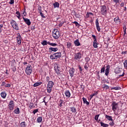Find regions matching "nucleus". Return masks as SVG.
I'll return each instance as SVG.
<instances>
[{
    "label": "nucleus",
    "instance_id": "obj_1",
    "mask_svg": "<svg viewBox=\"0 0 127 127\" xmlns=\"http://www.w3.org/2000/svg\"><path fill=\"white\" fill-rule=\"evenodd\" d=\"M52 35L55 39H58L59 37H60V32H59L58 29L53 30Z\"/></svg>",
    "mask_w": 127,
    "mask_h": 127
},
{
    "label": "nucleus",
    "instance_id": "obj_2",
    "mask_svg": "<svg viewBox=\"0 0 127 127\" xmlns=\"http://www.w3.org/2000/svg\"><path fill=\"white\" fill-rule=\"evenodd\" d=\"M100 12L103 15H107V6H106V5H104L101 6Z\"/></svg>",
    "mask_w": 127,
    "mask_h": 127
},
{
    "label": "nucleus",
    "instance_id": "obj_3",
    "mask_svg": "<svg viewBox=\"0 0 127 127\" xmlns=\"http://www.w3.org/2000/svg\"><path fill=\"white\" fill-rule=\"evenodd\" d=\"M32 72V66L30 64L27 66L25 69V72L27 75H31Z\"/></svg>",
    "mask_w": 127,
    "mask_h": 127
},
{
    "label": "nucleus",
    "instance_id": "obj_4",
    "mask_svg": "<svg viewBox=\"0 0 127 127\" xmlns=\"http://www.w3.org/2000/svg\"><path fill=\"white\" fill-rule=\"evenodd\" d=\"M74 58L75 60H77V61H79V60L82 58V54H81L80 52L75 54L74 55Z\"/></svg>",
    "mask_w": 127,
    "mask_h": 127
},
{
    "label": "nucleus",
    "instance_id": "obj_5",
    "mask_svg": "<svg viewBox=\"0 0 127 127\" xmlns=\"http://www.w3.org/2000/svg\"><path fill=\"white\" fill-rule=\"evenodd\" d=\"M12 27L15 29V30H18L19 28L18 27V24L14 20H12Z\"/></svg>",
    "mask_w": 127,
    "mask_h": 127
},
{
    "label": "nucleus",
    "instance_id": "obj_6",
    "mask_svg": "<svg viewBox=\"0 0 127 127\" xmlns=\"http://www.w3.org/2000/svg\"><path fill=\"white\" fill-rule=\"evenodd\" d=\"M8 109L10 111H12L14 109V102L13 101L11 100L9 102L8 105Z\"/></svg>",
    "mask_w": 127,
    "mask_h": 127
},
{
    "label": "nucleus",
    "instance_id": "obj_7",
    "mask_svg": "<svg viewBox=\"0 0 127 127\" xmlns=\"http://www.w3.org/2000/svg\"><path fill=\"white\" fill-rule=\"evenodd\" d=\"M69 73L71 78L74 77V75H75V68L73 67L70 68L69 70Z\"/></svg>",
    "mask_w": 127,
    "mask_h": 127
},
{
    "label": "nucleus",
    "instance_id": "obj_8",
    "mask_svg": "<svg viewBox=\"0 0 127 127\" xmlns=\"http://www.w3.org/2000/svg\"><path fill=\"white\" fill-rule=\"evenodd\" d=\"M118 103H116V102H113L112 104V110L114 112H116L117 109H118Z\"/></svg>",
    "mask_w": 127,
    "mask_h": 127
},
{
    "label": "nucleus",
    "instance_id": "obj_9",
    "mask_svg": "<svg viewBox=\"0 0 127 127\" xmlns=\"http://www.w3.org/2000/svg\"><path fill=\"white\" fill-rule=\"evenodd\" d=\"M111 68V66L110 65H108L106 66V69H105V75L106 76H109V74L110 73V68Z\"/></svg>",
    "mask_w": 127,
    "mask_h": 127
},
{
    "label": "nucleus",
    "instance_id": "obj_10",
    "mask_svg": "<svg viewBox=\"0 0 127 127\" xmlns=\"http://www.w3.org/2000/svg\"><path fill=\"white\" fill-rule=\"evenodd\" d=\"M95 24L97 31L100 32V31H101V28H100V26H99V20L98 19H96L95 21Z\"/></svg>",
    "mask_w": 127,
    "mask_h": 127
},
{
    "label": "nucleus",
    "instance_id": "obj_11",
    "mask_svg": "<svg viewBox=\"0 0 127 127\" xmlns=\"http://www.w3.org/2000/svg\"><path fill=\"white\" fill-rule=\"evenodd\" d=\"M54 69L57 74H60V67H58V64L55 65Z\"/></svg>",
    "mask_w": 127,
    "mask_h": 127
},
{
    "label": "nucleus",
    "instance_id": "obj_12",
    "mask_svg": "<svg viewBox=\"0 0 127 127\" xmlns=\"http://www.w3.org/2000/svg\"><path fill=\"white\" fill-rule=\"evenodd\" d=\"M49 52L52 53V52H56V51H58V48H53V47H50L49 49Z\"/></svg>",
    "mask_w": 127,
    "mask_h": 127
},
{
    "label": "nucleus",
    "instance_id": "obj_13",
    "mask_svg": "<svg viewBox=\"0 0 127 127\" xmlns=\"http://www.w3.org/2000/svg\"><path fill=\"white\" fill-rule=\"evenodd\" d=\"M23 19L24 22H25V23L28 25H30V24H31V22H30V20H29V19L23 17Z\"/></svg>",
    "mask_w": 127,
    "mask_h": 127
},
{
    "label": "nucleus",
    "instance_id": "obj_14",
    "mask_svg": "<svg viewBox=\"0 0 127 127\" xmlns=\"http://www.w3.org/2000/svg\"><path fill=\"white\" fill-rule=\"evenodd\" d=\"M16 39L18 44H21V36H20V34H18V36L17 37Z\"/></svg>",
    "mask_w": 127,
    "mask_h": 127
},
{
    "label": "nucleus",
    "instance_id": "obj_15",
    "mask_svg": "<svg viewBox=\"0 0 127 127\" xmlns=\"http://www.w3.org/2000/svg\"><path fill=\"white\" fill-rule=\"evenodd\" d=\"M55 56V58L56 59H58V58H60L62 56L61 53L60 52L55 53L54 54Z\"/></svg>",
    "mask_w": 127,
    "mask_h": 127
},
{
    "label": "nucleus",
    "instance_id": "obj_16",
    "mask_svg": "<svg viewBox=\"0 0 127 127\" xmlns=\"http://www.w3.org/2000/svg\"><path fill=\"white\" fill-rule=\"evenodd\" d=\"M54 86V82L52 81H49L48 83V88H52Z\"/></svg>",
    "mask_w": 127,
    "mask_h": 127
},
{
    "label": "nucleus",
    "instance_id": "obj_17",
    "mask_svg": "<svg viewBox=\"0 0 127 127\" xmlns=\"http://www.w3.org/2000/svg\"><path fill=\"white\" fill-rule=\"evenodd\" d=\"M64 94L66 98H70L71 94L70 93V91H69V90H66L65 91Z\"/></svg>",
    "mask_w": 127,
    "mask_h": 127
},
{
    "label": "nucleus",
    "instance_id": "obj_18",
    "mask_svg": "<svg viewBox=\"0 0 127 127\" xmlns=\"http://www.w3.org/2000/svg\"><path fill=\"white\" fill-rule=\"evenodd\" d=\"M74 44L75 45V46H80L81 45V44L80 43V42H79L78 39H76L74 42Z\"/></svg>",
    "mask_w": 127,
    "mask_h": 127
},
{
    "label": "nucleus",
    "instance_id": "obj_19",
    "mask_svg": "<svg viewBox=\"0 0 127 127\" xmlns=\"http://www.w3.org/2000/svg\"><path fill=\"white\" fill-rule=\"evenodd\" d=\"M50 42H47L46 40H44L43 42H41L42 45L43 46H45V45H47V44H49Z\"/></svg>",
    "mask_w": 127,
    "mask_h": 127
},
{
    "label": "nucleus",
    "instance_id": "obj_20",
    "mask_svg": "<svg viewBox=\"0 0 127 127\" xmlns=\"http://www.w3.org/2000/svg\"><path fill=\"white\" fill-rule=\"evenodd\" d=\"M105 118L108 120V121H113V118L112 116H110L109 115H105Z\"/></svg>",
    "mask_w": 127,
    "mask_h": 127
},
{
    "label": "nucleus",
    "instance_id": "obj_21",
    "mask_svg": "<svg viewBox=\"0 0 127 127\" xmlns=\"http://www.w3.org/2000/svg\"><path fill=\"white\" fill-rule=\"evenodd\" d=\"M14 113L16 115H18L20 113V112L19 111V108L18 107L16 109H15L14 111Z\"/></svg>",
    "mask_w": 127,
    "mask_h": 127
},
{
    "label": "nucleus",
    "instance_id": "obj_22",
    "mask_svg": "<svg viewBox=\"0 0 127 127\" xmlns=\"http://www.w3.org/2000/svg\"><path fill=\"white\" fill-rule=\"evenodd\" d=\"M93 46L94 48H98V43H97V41H93Z\"/></svg>",
    "mask_w": 127,
    "mask_h": 127
},
{
    "label": "nucleus",
    "instance_id": "obj_23",
    "mask_svg": "<svg viewBox=\"0 0 127 127\" xmlns=\"http://www.w3.org/2000/svg\"><path fill=\"white\" fill-rule=\"evenodd\" d=\"M82 100L83 101V103L84 104H86V105H87L88 106V105H90V103H89V102L87 101V99L83 97L82 98Z\"/></svg>",
    "mask_w": 127,
    "mask_h": 127
},
{
    "label": "nucleus",
    "instance_id": "obj_24",
    "mask_svg": "<svg viewBox=\"0 0 127 127\" xmlns=\"http://www.w3.org/2000/svg\"><path fill=\"white\" fill-rule=\"evenodd\" d=\"M42 84V82H36L34 84V87H38V86H40Z\"/></svg>",
    "mask_w": 127,
    "mask_h": 127
},
{
    "label": "nucleus",
    "instance_id": "obj_25",
    "mask_svg": "<svg viewBox=\"0 0 127 127\" xmlns=\"http://www.w3.org/2000/svg\"><path fill=\"white\" fill-rule=\"evenodd\" d=\"M0 95H1V97L3 99H5V98L6 97V93H5V92H1Z\"/></svg>",
    "mask_w": 127,
    "mask_h": 127
},
{
    "label": "nucleus",
    "instance_id": "obj_26",
    "mask_svg": "<svg viewBox=\"0 0 127 127\" xmlns=\"http://www.w3.org/2000/svg\"><path fill=\"white\" fill-rule=\"evenodd\" d=\"M49 45H50L51 46H53V47H55L56 46H58V45L56 43H49Z\"/></svg>",
    "mask_w": 127,
    "mask_h": 127
},
{
    "label": "nucleus",
    "instance_id": "obj_27",
    "mask_svg": "<svg viewBox=\"0 0 127 127\" xmlns=\"http://www.w3.org/2000/svg\"><path fill=\"white\" fill-rule=\"evenodd\" d=\"M100 125H101V126L103 127H109V125L106 124L103 122H101Z\"/></svg>",
    "mask_w": 127,
    "mask_h": 127
},
{
    "label": "nucleus",
    "instance_id": "obj_28",
    "mask_svg": "<svg viewBox=\"0 0 127 127\" xmlns=\"http://www.w3.org/2000/svg\"><path fill=\"white\" fill-rule=\"evenodd\" d=\"M53 5L55 8H56V7H59L60 4L59 3H58V2H56L53 4Z\"/></svg>",
    "mask_w": 127,
    "mask_h": 127
},
{
    "label": "nucleus",
    "instance_id": "obj_29",
    "mask_svg": "<svg viewBox=\"0 0 127 127\" xmlns=\"http://www.w3.org/2000/svg\"><path fill=\"white\" fill-rule=\"evenodd\" d=\"M98 95V92L95 91L94 93L90 95V99H92L94 96H97Z\"/></svg>",
    "mask_w": 127,
    "mask_h": 127
},
{
    "label": "nucleus",
    "instance_id": "obj_30",
    "mask_svg": "<svg viewBox=\"0 0 127 127\" xmlns=\"http://www.w3.org/2000/svg\"><path fill=\"white\" fill-rule=\"evenodd\" d=\"M66 47L68 49L71 48V47H72V43L70 42H67L66 44Z\"/></svg>",
    "mask_w": 127,
    "mask_h": 127
},
{
    "label": "nucleus",
    "instance_id": "obj_31",
    "mask_svg": "<svg viewBox=\"0 0 127 127\" xmlns=\"http://www.w3.org/2000/svg\"><path fill=\"white\" fill-rule=\"evenodd\" d=\"M122 87L120 86L112 87L111 90H121Z\"/></svg>",
    "mask_w": 127,
    "mask_h": 127
},
{
    "label": "nucleus",
    "instance_id": "obj_32",
    "mask_svg": "<svg viewBox=\"0 0 127 127\" xmlns=\"http://www.w3.org/2000/svg\"><path fill=\"white\" fill-rule=\"evenodd\" d=\"M60 102V103L59 104V106L61 108H62V107H63V104H64V101H63V100L62 99H61Z\"/></svg>",
    "mask_w": 127,
    "mask_h": 127
},
{
    "label": "nucleus",
    "instance_id": "obj_33",
    "mask_svg": "<svg viewBox=\"0 0 127 127\" xmlns=\"http://www.w3.org/2000/svg\"><path fill=\"white\" fill-rule=\"evenodd\" d=\"M37 121L38 123H42V117H39L37 119Z\"/></svg>",
    "mask_w": 127,
    "mask_h": 127
},
{
    "label": "nucleus",
    "instance_id": "obj_34",
    "mask_svg": "<svg viewBox=\"0 0 127 127\" xmlns=\"http://www.w3.org/2000/svg\"><path fill=\"white\" fill-rule=\"evenodd\" d=\"M114 21L116 23H119V22L121 21V20H120V19H119V17H116V18H114Z\"/></svg>",
    "mask_w": 127,
    "mask_h": 127
},
{
    "label": "nucleus",
    "instance_id": "obj_35",
    "mask_svg": "<svg viewBox=\"0 0 127 127\" xmlns=\"http://www.w3.org/2000/svg\"><path fill=\"white\" fill-rule=\"evenodd\" d=\"M50 59H51V60H54L56 59L55 58V56L54 55V54H53L52 55H51L50 56Z\"/></svg>",
    "mask_w": 127,
    "mask_h": 127
},
{
    "label": "nucleus",
    "instance_id": "obj_36",
    "mask_svg": "<svg viewBox=\"0 0 127 127\" xmlns=\"http://www.w3.org/2000/svg\"><path fill=\"white\" fill-rule=\"evenodd\" d=\"M111 122L109 123V126L111 127H114L115 126V122H114V120H112V121H111Z\"/></svg>",
    "mask_w": 127,
    "mask_h": 127
},
{
    "label": "nucleus",
    "instance_id": "obj_37",
    "mask_svg": "<svg viewBox=\"0 0 127 127\" xmlns=\"http://www.w3.org/2000/svg\"><path fill=\"white\" fill-rule=\"evenodd\" d=\"M84 67L85 70H88V68H89V64L88 63H85Z\"/></svg>",
    "mask_w": 127,
    "mask_h": 127
},
{
    "label": "nucleus",
    "instance_id": "obj_38",
    "mask_svg": "<svg viewBox=\"0 0 127 127\" xmlns=\"http://www.w3.org/2000/svg\"><path fill=\"white\" fill-rule=\"evenodd\" d=\"M70 110H71V111L72 112V113H76V109L75 108V107L70 108Z\"/></svg>",
    "mask_w": 127,
    "mask_h": 127
},
{
    "label": "nucleus",
    "instance_id": "obj_39",
    "mask_svg": "<svg viewBox=\"0 0 127 127\" xmlns=\"http://www.w3.org/2000/svg\"><path fill=\"white\" fill-rule=\"evenodd\" d=\"M21 127H26V125H25V122H23L20 124Z\"/></svg>",
    "mask_w": 127,
    "mask_h": 127
},
{
    "label": "nucleus",
    "instance_id": "obj_40",
    "mask_svg": "<svg viewBox=\"0 0 127 127\" xmlns=\"http://www.w3.org/2000/svg\"><path fill=\"white\" fill-rule=\"evenodd\" d=\"M124 65L125 68H126V69H127V60L124 61Z\"/></svg>",
    "mask_w": 127,
    "mask_h": 127
},
{
    "label": "nucleus",
    "instance_id": "obj_41",
    "mask_svg": "<svg viewBox=\"0 0 127 127\" xmlns=\"http://www.w3.org/2000/svg\"><path fill=\"white\" fill-rule=\"evenodd\" d=\"M114 2L116 3V4H120V2H121V1L120 0H113Z\"/></svg>",
    "mask_w": 127,
    "mask_h": 127
},
{
    "label": "nucleus",
    "instance_id": "obj_42",
    "mask_svg": "<svg viewBox=\"0 0 127 127\" xmlns=\"http://www.w3.org/2000/svg\"><path fill=\"white\" fill-rule=\"evenodd\" d=\"M39 13L41 15V16H42L43 17V18H45V16H44V15H43V13H42V12H41V9L40 10V12Z\"/></svg>",
    "mask_w": 127,
    "mask_h": 127
},
{
    "label": "nucleus",
    "instance_id": "obj_43",
    "mask_svg": "<svg viewBox=\"0 0 127 127\" xmlns=\"http://www.w3.org/2000/svg\"><path fill=\"white\" fill-rule=\"evenodd\" d=\"M90 61V58L89 57H86L85 58V62H86V63H88V62Z\"/></svg>",
    "mask_w": 127,
    "mask_h": 127
},
{
    "label": "nucleus",
    "instance_id": "obj_44",
    "mask_svg": "<svg viewBox=\"0 0 127 127\" xmlns=\"http://www.w3.org/2000/svg\"><path fill=\"white\" fill-rule=\"evenodd\" d=\"M105 67H102L101 69L100 73H105Z\"/></svg>",
    "mask_w": 127,
    "mask_h": 127
},
{
    "label": "nucleus",
    "instance_id": "obj_45",
    "mask_svg": "<svg viewBox=\"0 0 127 127\" xmlns=\"http://www.w3.org/2000/svg\"><path fill=\"white\" fill-rule=\"evenodd\" d=\"M99 117H100V115H97L95 116V121H98V120L99 119Z\"/></svg>",
    "mask_w": 127,
    "mask_h": 127
},
{
    "label": "nucleus",
    "instance_id": "obj_46",
    "mask_svg": "<svg viewBox=\"0 0 127 127\" xmlns=\"http://www.w3.org/2000/svg\"><path fill=\"white\" fill-rule=\"evenodd\" d=\"M92 37H93L94 40V41H97V37H96V36L94 35H92Z\"/></svg>",
    "mask_w": 127,
    "mask_h": 127
},
{
    "label": "nucleus",
    "instance_id": "obj_47",
    "mask_svg": "<svg viewBox=\"0 0 127 127\" xmlns=\"http://www.w3.org/2000/svg\"><path fill=\"white\" fill-rule=\"evenodd\" d=\"M52 88H47V92L48 93H51V90Z\"/></svg>",
    "mask_w": 127,
    "mask_h": 127
},
{
    "label": "nucleus",
    "instance_id": "obj_48",
    "mask_svg": "<svg viewBox=\"0 0 127 127\" xmlns=\"http://www.w3.org/2000/svg\"><path fill=\"white\" fill-rule=\"evenodd\" d=\"M38 112V109H35L33 111V113L34 114V115H35V114H36V113H37Z\"/></svg>",
    "mask_w": 127,
    "mask_h": 127
},
{
    "label": "nucleus",
    "instance_id": "obj_49",
    "mask_svg": "<svg viewBox=\"0 0 127 127\" xmlns=\"http://www.w3.org/2000/svg\"><path fill=\"white\" fill-rule=\"evenodd\" d=\"M50 77L49 76H47L46 77V81L47 82H50Z\"/></svg>",
    "mask_w": 127,
    "mask_h": 127
},
{
    "label": "nucleus",
    "instance_id": "obj_50",
    "mask_svg": "<svg viewBox=\"0 0 127 127\" xmlns=\"http://www.w3.org/2000/svg\"><path fill=\"white\" fill-rule=\"evenodd\" d=\"M10 4H13L14 3V0H10V1L9 2Z\"/></svg>",
    "mask_w": 127,
    "mask_h": 127
},
{
    "label": "nucleus",
    "instance_id": "obj_51",
    "mask_svg": "<svg viewBox=\"0 0 127 127\" xmlns=\"http://www.w3.org/2000/svg\"><path fill=\"white\" fill-rule=\"evenodd\" d=\"M103 87L105 88L106 89H109V86L107 84H104Z\"/></svg>",
    "mask_w": 127,
    "mask_h": 127
},
{
    "label": "nucleus",
    "instance_id": "obj_52",
    "mask_svg": "<svg viewBox=\"0 0 127 127\" xmlns=\"http://www.w3.org/2000/svg\"><path fill=\"white\" fill-rule=\"evenodd\" d=\"M2 27H3V24H0V33L2 31L1 28H2Z\"/></svg>",
    "mask_w": 127,
    "mask_h": 127
},
{
    "label": "nucleus",
    "instance_id": "obj_53",
    "mask_svg": "<svg viewBox=\"0 0 127 127\" xmlns=\"http://www.w3.org/2000/svg\"><path fill=\"white\" fill-rule=\"evenodd\" d=\"M73 23H74V24H75V25L77 26V25H79V23H78V22L77 21H74L73 22Z\"/></svg>",
    "mask_w": 127,
    "mask_h": 127
},
{
    "label": "nucleus",
    "instance_id": "obj_54",
    "mask_svg": "<svg viewBox=\"0 0 127 127\" xmlns=\"http://www.w3.org/2000/svg\"><path fill=\"white\" fill-rule=\"evenodd\" d=\"M89 14H91V15H93V13L92 12H88L86 14V16H89Z\"/></svg>",
    "mask_w": 127,
    "mask_h": 127
},
{
    "label": "nucleus",
    "instance_id": "obj_55",
    "mask_svg": "<svg viewBox=\"0 0 127 127\" xmlns=\"http://www.w3.org/2000/svg\"><path fill=\"white\" fill-rule=\"evenodd\" d=\"M33 107V103H31L30 104V106H29V107H30V108H32Z\"/></svg>",
    "mask_w": 127,
    "mask_h": 127
},
{
    "label": "nucleus",
    "instance_id": "obj_56",
    "mask_svg": "<svg viewBox=\"0 0 127 127\" xmlns=\"http://www.w3.org/2000/svg\"><path fill=\"white\" fill-rule=\"evenodd\" d=\"M12 71L13 72H15L16 71V68H15V67H13Z\"/></svg>",
    "mask_w": 127,
    "mask_h": 127
},
{
    "label": "nucleus",
    "instance_id": "obj_57",
    "mask_svg": "<svg viewBox=\"0 0 127 127\" xmlns=\"http://www.w3.org/2000/svg\"><path fill=\"white\" fill-rule=\"evenodd\" d=\"M127 51H122V54H127Z\"/></svg>",
    "mask_w": 127,
    "mask_h": 127
},
{
    "label": "nucleus",
    "instance_id": "obj_58",
    "mask_svg": "<svg viewBox=\"0 0 127 127\" xmlns=\"http://www.w3.org/2000/svg\"><path fill=\"white\" fill-rule=\"evenodd\" d=\"M78 68H79L80 71L83 70V69H82V67H81V65H79Z\"/></svg>",
    "mask_w": 127,
    "mask_h": 127
},
{
    "label": "nucleus",
    "instance_id": "obj_59",
    "mask_svg": "<svg viewBox=\"0 0 127 127\" xmlns=\"http://www.w3.org/2000/svg\"><path fill=\"white\" fill-rule=\"evenodd\" d=\"M120 5L122 7L124 6V5H125V3L124 2L121 3Z\"/></svg>",
    "mask_w": 127,
    "mask_h": 127
},
{
    "label": "nucleus",
    "instance_id": "obj_60",
    "mask_svg": "<svg viewBox=\"0 0 127 127\" xmlns=\"http://www.w3.org/2000/svg\"><path fill=\"white\" fill-rule=\"evenodd\" d=\"M16 14H17V15H20V13L19 12H18V11H17V12H16Z\"/></svg>",
    "mask_w": 127,
    "mask_h": 127
},
{
    "label": "nucleus",
    "instance_id": "obj_61",
    "mask_svg": "<svg viewBox=\"0 0 127 127\" xmlns=\"http://www.w3.org/2000/svg\"><path fill=\"white\" fill-rule=\"evenodd\" d=\"M81 88L82 89V90H84V88H85V86L84 85H81Z\"/></svg>",
    "mask_w": 127,
    "mask_h": 127
},
{
    "label": "nucleus",
    "instance_id": "obj_62",
    "mask_svg": "<svg viewBox=\"0 0 127 127\" xmlns=\"http://www.w3.org/2000/svg\"><path fill=\"white\" fill-rule=\"evenodd\" d=\"M4 85H5V82L4 81L2 82L1 86H4Z\"/></svg>",
    "mask_w": 127,
    "mask_h": 127
},
{
    "label": "nucleus",
    "instance_id": "obj_63",
    "mask_svg": "<svg viewBox=\"0 0 127 127\" xmlns=\"http://www.w3.org/2000/svg\"><path fill=\"white\" fill-rule=\"evenodd\" d=\"M75 16H76V17L78 18L79 17V15L78 14H75Z\"/></svg>",
    "mask_w": 127,
    "mask_h": 127
},
{
    "label": "nucleus",
    "instance_id": "obj_64",
    "mask_svg": "<svg viewBox=\"0 0 127 127\" xmlns=\"http://www.w3.org/2000/svg\"><path fill=\"white\" fill-rule=\"evenodd\" d=\"M6 87H10V85L9 84H7Z\"/></svg>",
    "mask_w": 127,
    "mask_h": 127
}]
</instances>
